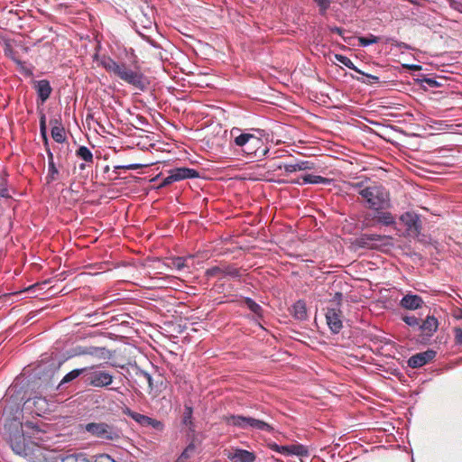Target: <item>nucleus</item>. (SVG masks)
<instances>
[{"label":"nucleus","mask_w":462,"mask_h":462,"mask_svg":"<svg viewBox=\"0 0 462 462\" xmlns=\"http://www.w3.org/2000/svg\"><path fill=\"white\" fill-rule=\"evenodd\" d=\"M319 8L320 14H325L329 8L330 0H314Z\"/></svg>","instance_id":"nucleus-41"},{"label":"nucleus","mask_w":462,"mask_h":462,"mask_svg":"<svg viewBox=\"0 0 462 462\" xmlns=\"http://www.w3.org/2000/svg\"><path fill=\"white\" fill-rule=\"evenodd\" d=\"M392 238L386 236L377 234H363L356 239L355 245L361 248L375 249L382 245H386Z\"/></svg>","instance_id":"nucleus-8"},{"label":"nucleus","mask_w":462,"mask_h":462,"mask_svg":"<svg viewBox=\"0 0 462 462\" xmlns=\"http://www.w3.org/2000/svg\"><path fill=\"white\" fill-rule=\"evenodd\" d=\"M386 42H390L393 46H395L400 50H411V47L409 44L402 42H399L393 38H388L386 40Z\"/></svg>","instance_id":"nucleus-40"},{"label":"nucleus","mask_w":462,"mask_h":462,"mask_svg":"<svg viewBox=\"0 0 462 462\" xmlns=\"http://www.w3.org/2000/svg\"><path fill=\"white\" fill-rule=\"evenodd\" d=\"M424 82H426L431 88H436V87L440 86V84L436 79H430V78L424 79Z\"/></svg>","instance_id":"nucleus-47"},{"label":"nucleus","mask_w":462,"mask_h":462,"mask_svg":"<svg viewBox=\"0 0 462 462\" xmlns=\"http://www.w3.org/2000/svg\"><path fill=\"white\" fill-rule=\"evenodd\" d=\"M144 427H152L158 431H162L164 429V424L161 420L147 416Z\"/></svg>","instance_id":"nucleus-35"},{"label":"nucleus","mask_w":462,"mask_h":462,"mask_svg":"<svg viewBox=\"0 0 462 462\" xmlns=\"http://www.w3.org/2000/svg\"><path fill=\"white\" fill-rule=\"evenodd\" d=\"M326 320L332 333H339L343 327L340 308H328L326 312Z\"/></svg>","instance_id":"nucleus-13"},{"label":"nucleus","mask_w":462,"mask_h":462,"mask_svg":"<svg viewBox=\"0 0 462 462\" xmlns=\"http://www.w3.org/2000/svg\"><path fill=\"white\" fill-rule=\"evenodd\" d=\"M34 88L42 104L46 102L52 91L51 84L47 79L35 81Z\"/></svg>","instance_id":"nucleus-15"},{"label":"nucleus","mask_w":462,"mask_h":462,"mask_svg":"<svg viewBox=\"0 0 462 462\" xmlns=\"http://www.w3.org/2000/svg\"><path fill=\"white\" fill-rule=\"evenodd\" d=\"M111 390L118 392V388H111Z\"/></svg>","instance_id":"nucleus-55"},{"label":"nucleus","mask_w":462,"mask_h":462,"mask_svg":"<svg viewBox=\"0 0 462 462\" xmlns=\"http://www.w3.org/2000/svg\"><path fill=\"white\" fill-rule=\"evenodd\" d=\"M267 448L274 452L280 453L284 456H308V449L301 444L280 446L275 442L269 441L266 444Z\"/></svg>","instance_id":"nucleus-9"},{"label":"nucleus","mask_w":462,"mask_h":462,"mask_svg":"<svg viewBox=\"0 0 462 462\" xmlns=\"http://www.w3.org/2000/svg\"><path fill=\"white\" fill-rule=\"evenodd\" d=\"M85 430L92 437L106 441H118L122 439V430L106 422H90L85 425Z\"/></svg>","instance_id":"nucleus-4"},{"label":"nucleus","mask_w":462,"mask_h":462,"mask_svg":"<svg viewBox=\"0 0 462 462\" xmlns=\"http://www.w3.org/2000/svg\"><path fill=\"white\" fill-rule=\"evenodd\" d=\"M76 155L86 162H93V153L86 146H79L76 151Z\"/></svg>","instance_id":"nucleus-29"},{"label":"nucleus","mask_w":462,"mask_h":462,"mask_svg":"<svg viewBox=\"0 0 462 462\" xmlns=\"http://www.w3.org/2000/svg\"><path fill=\"white\" fill-rule=\"evenodd\" d=\"M377 214L374 217V220L383 226H392L395 223V218L392 213L387 211H376Z\"/></svg>","instance_id":"nucleus-22"},{"label":"nucleus","mask_w":462,"mask_h":462,"mask_svg":"<svg viewBox=\"0 0 462 462\" xmlns=\"http://www.w3.org/2000/svg\"><path fill=\"white\" fill-rule=\"evenodd\" d=\"M7 196H8L7 189H2L0 190V197L5 198V197H7Z\"/></svg>","instance_id":"nucleus-52"},{"label":"nucleus","mask_w":462,"mask_h":462,"mask_svg":"<svg viewBox=\"0 0 462 462\" xmlns=\"http://www.w3.org/2000/svg\"><path fill=\"white\" fill-rule=\"evenodd\" d=\"M55 125L51 128V136L53 140L59 143H62L66 140L65 130L64 128L58 124V121L55 120Z\"/></svg>","instance_id":"nucleus-25"},{"label":"nucleus","mask_w":462,"mask_h":462,"mask_svg":"<svg viewBox=\"0 0 462 462\" xmlns=\"http://www.w3.org/2000/svg\"><path fill=\"white\" fill-rule=\"evenodd\" d=\"M79 168H80L81 170H84L85 165L82 163V164H80V165H79Z\"/></svg>","instance_id":"nucleus-54"},{"label":"nucleus","mask_w":462,"mask_h":462,"mask_svg":"<svg viewBox=\"0 0 462 462\" xmlns=\"http://www.w3.org/2000/svg\"><path fill=\"white\" fill-rule=\"evenodd\" d=\"M448 2L452 9L462 13V0H448Z\"/></svg>","instance_id":"nucleus-44"},{"label":"nucleus","mask_w":462,"mask_h":462,"mask_svg":"<svg viewBox=\"0 0 462 462\" xmlns=\"http://www.w3.org/2000/svg\"><path fill=\"white\" fill-rule=\"evenodd\" d=\"M116 77L141 91L145 90L149 84L147 78L139 69H133L125 62H121Z\"/></svg>","instance_id":"nucleus-5"},{"label":"nucleus","mask_w":462,"mask_h":462,"mask_svg":"<svg viewBox=\"0 0 462 462\" xmlns=\"http://www.w3.org/2000/svg\"><path fill=\"white\" fill-rule=\"evenodd\" d=\"M342 297H343V294L341 292H336L334 297H333L332 301L336 302L337 307H339L340 306V302L342 300Z\"/></svg>","instance_id":"nucleus-48"},{"label":"nucleus","mask_w":462,"mask_h":462,"mask_svg":"<svg viewBox=\"0 0 462 462\" xmlns=\"http://www.w3.org/2000/svg\"><path fill=\"white\" fill-rule=\"evenodd\" d=\"M114 375L97 366L86 367L85 384L95 388H105L113 383Z\"/></svg>","instance_id":"nucleus-6"},{"label":"nucleus","mask_w":462,"mask_h":462,"mask_svg":"<svg viewBox=\"0 0 462 462\" xmlns=\"http://www.w3.org/2000/svg\"><path fill=\"white\" fill-rule=\"evenodd\" d=\"M196 447L193 443L188 445V447L182 451L180 456L178 457L176 462H185L189 459L191 455L195 452Z\"/></svg>","instance_id":"nucleus-34"},{"label":"nucleus","mask_w":462,"mask_h":462,"mask_svg":"<svg viewBox=\"0 0 462 462\" xmlns=\"http://www.w3.org/2000/svg\"><path fill=\"white\" fill-rule=\"evenodd\" d=\"M454 337H455L456 344L462 346V328H454Z\"/></svg>","instance_id":"nucleus-45"},{"label":"nucleus","mask_w":462,"mask_h":462,"mask_svg":"<svg viewBox=\"0 0 462 462\" xmlns=\"http://www.w3.org/2000/svg\"><path fill=\"white\" fill-rule=\"evenodd\" d=\"M332 182L331 179H328L319 175L306 174L302 176V183L306 184H323L328 185Z\"/></svg>","instance_id":"nucleus-21"},{"label":"nucleus","mask_w":462,"mask_h":462,"mask_svg":"<svg viewBox=\"0 0 462 462\" xmlns=\"http://www.w3.org/2000/svg\"><path fill=\"white\" fill-rule=\"evenodd\" d=\"M245 306L253 312L254 313L255 315H257L258 317H261L262 316V313H263V309L262 307L256 303L253 299L251 298H245V300H244Z\"/></svg>","instance_id":"nucleus-31"},{"label":"nucleus","mask_w":462,"mask_h":462,"mask_svg":"<svg viewBox=\"0 0 462 462\" xmlns=\"http://www.w3.org/2000/svg\"><path fill=\"white\" fill-rule=\"evenodd\" d=\"M173 182H176L175 180H173V176L171 175V172H169V175L163 179L162 182L161 183L160 187H165V186H168Z\"/></svg>","instance_id":"nucleus-46"},{"label":"nucleus","mask_w":462,"mask_h":462,"mask_svg":"<svg viewBox=\"0 0 462 462\" xmlns=\"http://www.w3.org/2000/svg\"><path fill=\"white\" fill-rule=\"evenodd\" d=\"M362 75L361 78L357 77L356 78L357 81L365 83V84H373L379 82V78L371 74H367L362 71V73H359Z\"/></svg>","instance_id":"nucleus-36"},{"label":"nucleus","mask_w":462,"mask_h":462,"mask_svg":"<svg viewBox=\"0 0 462 462\" xmlns=\"http://www.w3.org/2000/svg\"><path fill=\"white\" fill-rule=\"evenodd\" d=\"M171 175L173 176V180L180 181L185 179H192L199 176V173L196 170L190 168H176L170 171Z\"/></svg>","instance_id":"nucleus-18"},{"label":"nucleus","mask_w":462,"mask_h":462,"mask_svg":"<svg viewBox=\"0 0 462 462\" xmlns=\"http://www.w3.org/2000/svg\"><path fill=\"white\" fill-rule=\"evenodd\" d=\"M400 219L405 225L411 236H418L420 235L421 224L419 215L414 212H405L401 216Z\"/></svg>","instance_id":"nucleus-11"},{"label":"nucleus","mask_w":462,"mask_h":462,"mask_svg":"<svg viewBox=\"0 0 462 462\" xmlns=\"http://www.w3.org/2000/svg\"><path fill=\"white\" fill-rule=\"evenodd\" d=\"M438 327V319L434 316H428L425 320L420 324V330L430 337L437 331Z\"/></svg>","instance_id":"nucleus-19"},{"label":"nucleus","mask_w":462,"mask_h":462,"mask_svg":"<svg viewBox=\"0 0 462 462\" xmlns=\"http://www.w3.org/2000/svg\"><path fill=\"white\" fill-rule=\"evenodd\" d=\"M100 64L104 69H106V71H108L109 73H113L116 76L121 65V63L116 62L108 56L102 57L100 60Z\"/></svg>","instance_id":"nucleus-20"},{"label":"nucleus","mask_w":462,"mask_h":462,"mask_svg":"<svg viewBox=\"0 0 462 462\" xmlns=\"http://www.w3.org/2000/svg\"><path fill=\"white\" fill-rule=\"evenodd\" d=\"M291 182L293 183V184H299V185H304L305 184V183H302V180H300V179L295 180H291Z\"/></svg>","instance_id":"nucleus-53"},{"label":"nucleus","mask_w":462,"mask_h":462,"mask_svg":"<svg viewBox=\"0 0 462 462\" xmlns=\"http://www.w3.org/2000/svg\"><path fill=\"white\" fill-rule=\"evenodd\" d=\"M379 40H380L379 37L373 35V34H369L368 36L358 37V43L362 47H366L371 44L377 43L379 42Z\"/></svg>","instance_id":"nucleus-32"},{"label":"nucleus","mask_w":462,"mask_h":462,"mask_svg":"<svg viewBox=\"0 0 462 462\" xmlns=\"http://www.w3.org/2000/svg\"><path fill=\"white\" fill-rule=\"evenodd\" d=\"M59 177V170L55 165L54 162H48V174L46 176V180L48 183L53 182L58 180Z\"/></svg>","instance_id":"nucleus-30"},{"label":"nucleus","mask_w":462,"mask_h":462,"mask_svg":"<svg viewBox=\"0 0 462 462\" xmlns=\"http://www.w3.org/2000/svg\"><path fill=\"white\" fill-rule=\"evenodd\" d=\"M137 375H138L140 378H143V379L146 381V383H148L149 388H150L151 390L152 389V387H153V383H152V375H151L149 373H147V372H145V371H143V370H142V371H140V372L137 374Z\"/></svg>","instance_id":"nucleus-43"},{"label":"nucleus","mask_w":462,"mask_h":462,"mask_svg":"<svg viewBox=\"0 0 462 462\" xmlns=\"http://www.w3.org/2000/svg\"><path fill=\"white\" fill-rule=\"evenodd\" d=\"M292 315L299 320H303L307 318L306 304L303 300H298L293 304Z\"/></svg>","instance_id":"nucleus-23"},{"label":"nucleus","mask_w":462,"mask_h":462,"mask_svg":"<svg viewBox=\"0 0 462 462\" xmlns=\"http://www.w3.org/2000/svg\"><path fill=\"white\" fill-rule=\"evenodd\" d=\"M123 168L127 169V170H134V169H138L139 165L138 164H130L127 166H124Z\"/></svg>","instance_id":"nucleus-51"},{"label":"nucleus","mask_w":462,"mask_h":462,"mask_svg":"<svg viewBox=\"0 0 462 462\" xmlns=\"http://www.w3.org/2000/svg\"><path fill=\"white\" fill-rule=\"evenodd\" d=\"M423 300L420 296L416 294H406L401 300V306L406 310H418L423 305Z\"/></svg>","instance_id":"nucleus-16"},{"label":"nucleus","mask_w":462,"mask_h":462,"mask_svg":"<svg viewBox=\"0 0 462 462\" xmlns=\"http://www.w3.org/2000/svg\"><path fill=\"white\" fill-rule=\"evenodd\" d=\"M40 133L44 141L45 146L48 145V136H47V126H46V116L43 113H41L40 116Z\"/></svg>","instance_id":"nucleus-33"},{"label":"nucleus","mask_w":462,"mask_h":462,"mask_svg":"<svg viewBox=\"0 0 462 462\" xmlns=\"http://www.w3.org/2000/svg\"><path fill=\"white\" fill-rule=\"evenodd\" d=\"M278 168H283L287 174H291L296 171L313 170L315 169V163L310 161H299L293 164L280 165Z\"/></svg>","instance_id":"nucleus-17"},{"label":"nucleus","mask_w":462,"mask_h":462,"mask_svg":"<svg viewBox=\"0 0 462 462\" xmlns=\"http://www.w3.org/2000/svg\"><path fill=\"white\" fill-rule=\"evenodd\" d=\"M192 408L189 406L185 405L184 412H183V419L182 422L183 424L189 426L192 424Z\"/></svg>","instance_id":"nucleus-37"},{"label":"nucleus","mask_w":462,"mask_h":462,"mask_svg":"<svg viewBox=\"0 0 462 462\" xmlns=\"http://www.w3.org/2000/svg\"><path fill=\"white\" fill-rule=\"evenodd\" d=\"M226 422L241 430L254 429L267 432H273L274 430L273 427L263 420L242 415H231L226 419Z\"/></svg>","instance_id":"nucleus-7"},{"label":"nucleus","mask_w":462,"mask_h":462,"mask_svg":"<svg viewBox=\"0 0 462 462\" xmlns=\"http://www.w3.org/2000/svg\"><path fill=\"white\" fill-rule=\"evenodd\" d=\"M124 414L127 415L128 417H130L131 419H133L135 422H137L139 425L144 427L145 426V421H146V419H147V416L146 415H143V414H141L139 412H136V411H132L131 409L129 408H125L124 411H123Z\"/></svg>","instance_id":"nucleus-26"},{"label":"nucleus","mask_w":462,"mask_h":462,"mask_svg":"<svg viewBox=\"0 0 462 462\" xmlns=\"http://www.w3.org/2000/svg\"><path fill=\"white\" fill-rule=\"evenodd\" d=\"M402 319L410 327H419L420 328V319L415 316H403Z\"/></svg>","instance_id":"nucleus-39"},{"label":"nucleus","mask_w":462,"mask_h":462,"mask_svg":"<svg viewBox=\"0 0 462 462\" xmlns=\"http://www.w3.org/2000/svg\"><path fill=\"white\" fill-rule=\"evenodd\" d=\"M166 265L171 269L180 271L186 266V259L183 257L170 258L167 260Z\"/></svg>","instance_id":"nucleus-27"},{"label":"nucleus","mask_w":462,"mask_h":462,"mask_svg":"<svg viewBox=\"0 0 462 462\" xmlns=\"http://www.w3.org/2000/svg\"><path fill=\"white\" fill-rule=\"evenodd\" d=\"M368 183H369V180H361V181H356V182L352 183L351 186L359 195V192L362 189H365V188H367L371 185Z\"/></svg>","instance_id":"nucleus-42"},{"label":"nucleus","mask_w":462,"mask_h":462,"mask_svg":"<svg viewBox=\"0 0 462 462\" xmlns=\"http://www.w3.org/2000/svg\"><path fill=\"white\" fill-rule=\"evenodd\" d=\"M99 348L95 346H89V347H79L77 354L78 355H89V356H95L99 353Z\"/></svg>","instance_id":"nucleus-38"},{"label":"nucleus","mask_w":462,"mask_h":462,"mask_svg":"<svg viewBox=\"0 0 462 462\" xmlns=\"http://www.w3.org/2000/svg\"><path fill=\"white\" fill-rule=\"evenodd\" d=\"M335 59L340 62L341 64L345 65L346 67H347L348 69H353L354 71L357 72V73H362V70L359 69L354 63L353 61L346 56H344L342 54H336L335 55Z\"/></svg>","instance_id":"nucleus-28"},{"label":"nucleus","mask_w":462,"mask_h":462,"mask_svg":"<svg viewBox=\"0 0 462 462\" xmlns=\"http://www.w3.org/2000/svg\"><path fill=\"white\" fill-rule=\"evenodd\" d=\"M239 128H233L231 135L234 139L231 142L233 146L237 147L243 154L260 160L266 156L269 148L264 144L261 137L248 133H240Z\"/></svg>","instance_id":"nucleus-2"},{"label":"nucleus","mask_w":462,"mask_h":462,"mask_svg":"<svg viewBox=\"0 0 462 462\" xmlns=\"http://www.w3.org/2000/svg\"><path fill=\"white\" fill-rule=\"evenodd\" d=\"M436 356L434 350L429 349L411 356L408 359V365L411 368H420L433 360Z\"/></svg>","instance_id":"nucleus-14"},{"label":"nucleus","mask_w":462,"mask_h":462,"mask_svg":"<svg viewBox=\"0 0 462 462\" xmlns=\"http://www.w3.org/2000/svg\"><path fill=\"white\" fill-rule=\"evenodd\" d=\"M32 430L30 434L17 430L10 435L9 442L14 452L36 462L44 457L45 447L42 436L45 433L34 427H32Z\"/></svg>","instance_id":"nucleus-1"},{"label":"nucleus","mask_w":462,"mask_h":462,"mask_svg":"<svg viewBox=\"0 0 462 462\" xmlns=\"http://www.w3.org/2000/svg\"><path fill=\"white\" fill-rule=\"evenodd\" d=\"M46 152H47V155H48V162H54L53 153L51 152V151L49 148H47Z\"/></svg>","instance_id":"nucleus-50"},{"label":"nucleus","mask_w":462,"mask_h":462,"mask_svg":"<svg viewBox=\"0 0 462 462\" xmlns=\"http://www.w3.org/2000/svg\"><path fill=\"white\" fill-rule=\"evenodd\" d=\"M86 367L74 369L69 372L61 380L60 383H68L76 378L81 376L83 383H85Z\"/></svg>","instance_id":"nucleus-24"},{"label":"nucleus","mask_w":462,"mask_h":462,"mask_svg":"<svg viewBox=\"0 0 462 462\" xmlns=\"http://www.w3.org/2000/svg\"><path fill=\"white\" fill-rule=\"evenodd\" d=\"M359 195L366 208L379 211L389 208L390 196L382 185L371 184L365 189H362Z\"/></svg>","instance_id":"nucleus-3"},{"label":"nucleus","mask_w":462,"mask_h":462,"mask_svg":"<svg viewBox=\"0 0 462 462\" xmlns=\"http://www.w3.org/2000/svg\"><path fill=\"white\" fill-rule=\"evenodd\" d=\"M329 31L331 32L337 33V34L341 35V36H342V34L344 32V30L342 28H339V27H337V26L330 27Z\"/></svg>","instance_id":"nucleus-49"},{"label":"nucleus","mask_w":462,"mask_h":462,"mask_svg":"<svg viewBox=\"0 0 462 462\" xmlns=\"http://www.w3.org/2000/svg\"><path fill=\"white\" fill-rule=\"evenodd\" d=\"M231 462H255L256 456L254 452L239 448H233L231 450L224 451Z\"/></svg>","instance_id":"nucleus-12"},{"label":"nucleus","mask_w":462,"mask_h":462,"mask_svg":"<svg viewBox=\"0 0 462 462\" xmlns=\"http://www.w3.org/2000/svg\"><path fill=\"white\" fill-rule=\"evenodd\" d=\"M206 276L208 278L218 277L220 279L229 276L232 278L241 277V269L233 264H226L222 266H213L206 270Z\"/></svg>","instance_id":"nucleus-10"}]
</instances>
